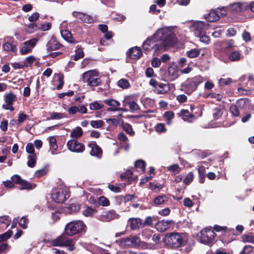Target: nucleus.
Returning <instances> with one entry per match:
<instances>
[{
  "mask_svg": "<svg viewBox=\"0 0 254 254\" xmlns=\"http://www.w3.org/2000/svg\"><path fill=\"white\" fill-rule=\"evenodd\" d=\"M174 26L165 27L158 29L151 37L148 38L143 43L144 50L150 51L154 49L159 51L163 47L173 46L177 42L174 32Z\"/></svg>",
  "mask_w": 254,
  "mask_h": 254,
  "instance_id": "f257e3e1",
  "label": "nucleus"
},
{
  "mask_svg": "<svg viewBox=\"0 0 254 254\" xmlns=\"http://www.w3.org/2000/svg\"><path fill=\"white\" fill-rule=\"evenodd\" d=\"M75 16L81 21L87 23H91L93 21V18L89 15L83 13L76 12Z\"/></svg>",
  "mask_w": 254,
  "mask_h": 254,
  "instance_id": "b1692460",
  "label": "nucleus"
},
{
  "mask_svg": "<svg viewBox=\"0 0 254 254\" xmlns=\"http://www.w3.org/2000/svg\"><path fill=\"white\" fill-rule=\"evenodd\" d=\"M38 41V40L35 38L25 41L20 49V54L21 55H26L31 53Z\"/></svg>",
  "mask_w": 254,
  "mask_h": 254,
  "instance_id": "9d476101",
  "label": "nucleus"
},
{
  "mask_svg": "<svg viewBox=\"0 0 254 254\" xmlns=\"http://www.w3.org/2000/svg\"><path fill=\"white\" fill-rule=\"evenodd\" d=\"M155 130L159 133L165 132L167 130L165 125L162 123H158L155 126Z\"/></svg>",
  "mask_w": 254,
  "mask_h": 254,
  "instance_id": "6e6d98bb",
  "label": "nucleus"
},
{
  "mask_svg": "<svg viewBox=\"0 0 254 254\" xmlns=\"http://www.w3.org/2000/svg\"><path fill=\"white\" fill-rule=\"evenodd\" d=\"M61 45L56 40V38L52 37L46 45L48 51H54L59 49Z\"/></svg>",
  "mask_w": 254,
  "mask_h": 254,
  "instance_id": "4be33fe9",
  "label": "nucleus"
},
{
  "mask_svg": "<svg viewBox=\"0 0 254 254\" xmlns=\"http://www.w3.org/2000/svg\"><path fill=\"white\" fill-rule=\"evenodd\" d=\"M68 212L70 213H75L80 210L79 205L75 203L71 204L67 208Z\"/></svg>",
  "mask_w": 254,
  "mask_h": 254,
  "instance_id": "603ef678",
  "label": "nucleus"
},
{
  "mask_svg": "<svg viewBox=\"0 0 254 254\" xmlns=\"http://www.w3.org/2000/svg\"><path fill=\"white\" fill-rule=\"evenodd\" d=\"M206 166H207L206 163L203 162L200 165H198L196 167L199 175V182L201 184L204 182Z\"/></svg>",
  "mask_w": 254,
  "mask_h": 254,
  "instance_id": "6ab92c4d",
  "label": "nucleus"
},
{
  "mask_svg": "<svg viewBox=\"0 0 254 254\" xmlns=\"http://www.w3.org/2000/svg\"><path fill=\"white\" fill-rule=\"evenodd\" d=\"M36 59L34 56H29L25 58L23 63L25 67L31 66Z\"/></svg>",
  "mask_w": 254,
  "mask_h": 254,
  "instance_id": "ea45409f",
  "label": "nucleus"
},
{
  "mask_svg": "<svg viewBox=\"0 0 254 254\" xmlns=\"http://www.w3.org/2000/svg\"><path fill=\"white\" fill-rule=\"evenodd\" d=\"M242 241L244 243H250L254 244V235L252 234L244 235L242 236Z\"/></svg>",
  "mask_w": 254,
  "mask_h": 254,
  "instance_id": "a19ab883",
  "label": "nucleus"
},
{
  "mask_svg": "<svg viewBox=\"0 0 254 254\" xmlns=\"http://www.w3.org/2000/svg\"><path fill=\"white\" fill-rule=\"evenodd\" d=\"M174 116L175 114L172 111L166 112L163 115L164 118L166 120V124L168 125H170L172 124V120L174 118Z\"/></svg>",
  "mask_w": 254,
  "mask_h": 254,
  "instance_id": "c9c22d12",
  "label": "nucleus"
},
{
  "mask_svg": "<svg viewBox=\"0 0 254 254\" xmlns=\"http://www.w3.org/2000/svg\"><path fill=\"white\" fill-rule=\"evenodd\" d=\"M82 134L83 130L82 128L77 127L71 130L70 136L73 138H77L81 136Z\"/></svg>",
  "mask_w": 254,
  "mask_h": 254,
  "instance_id": "473e14b6",
  "label": "nucleus"
},
{
  "mask_svg": "<svg viewBox=\"0 0 254 254\" xmlns=\"http://www.w3.org/2000/svg\"><path fill=\"white\" fill-rule=\"evenodd\" d=\"M52 244L54 246L66 247L69 251H72L75 249L73 240L67 238L65 235H62L53 240Z\"/></svg>",
  "mask_w": 254,
  "mask_h": 254,
  "instance_id": "423d86ee",
  "label": "nucleus"
},
{
  "mask_svg": "<svg viewBox=\"0 0 254 254\" xmlns=\"http://www.w3.org/2000/svg\"><path fill=\"white\" fill-rule=\"evenodd\" d=\"M194 175L192 172H189L187 174L183 180V183L186 185H189L193 180Z\"/></svg>",
  "mask_w": 254,
  "mask_h": 254,
  "instance_id": "de8ad7c7",
  "label": "nucleus"
},
{
  "mask_svg": "<svg viewBox=\"0 0 254 254\" xmlns=\"http://www.w3.org/2000/svg\"><path fill=\"white\" fill-rule=\"evenodd\" d=\"M12 234V231L9 230L4 234L0 235V243L9 238L11 236Z\"/></svg>",
  "mask_w": 254,
  "mask_h": 254,
  "instance_id": "13d9d810",
  "label": "nucleus"
},
{
  "mask_svg": "<svg viewBox=\"0 0 254 254\" xmlns=\"http://www.w3.org/2000/svg\"><path fill=\"white\" fill-rule=\"evenodd\" d=\"M119 218V215L114 210L108 211L99 216L98 219L103 222H109Z\"/></svg>",
  "mask_w": 254,
  "mask_h": 254,
  "instance_id": "ddd939ff",
  "label": "nucleus"
},
{
  "mask_svg": "<svg viewBox=\"0 0 254 254\" xmlns=\"http://www.w3.org/2000/svg\"><path fill=\"white\" fill-rule=\"evenodd\" d=\"M139 239L136 236H133L124 238L121 241V244L122 245L127 247H135L139 245Z\"/></svg>",
  "mask_w": 254,
  "mask_h": 254,
  "instance_id": "4468645a",
  "label": "nucleus"
},
{
  "mask_svg": "<svg viewBox=\"0 0 254 254\" xmlns=\"http://www.w3.org/2000/svg\"><path fill=\"white\" fill-rule=\"evenodd\" d=\"M75 55L73 57L74 61H78L79 59H81L84 56V53L81 48H78L75 52Z\"/></svg>",
  "mask_w": 254,
  "mask_h": 254,
  "instance_id": "864d4df0",
  "label": "nucleus"
},
{
  "mask_svg": "<svg viewBox=\"0 0 254 254\" xmlns=\"http://www.w3.org/2000/svg\"><path fill=\"white\" fill-rule=\"evenodd\" d=\"M2 48H3V50H4L5 51H6L7 52H15V51L16 50V46L10 42H7L5 43L3 45Z\"/></svg>",
  "mask_w": 254,
  "mask_h": 254,
  "instance_id": "4c0bfd02",
  "label": "nucleus"
},
{
  "mask_svg": "<svg viewBox=\"0 0 254 254\" xmlns=\"http://www.w3.org/2000/svg\"><path fill=\"white\" fill-rule=\"evenodd\" d=\"M98 72L96 70L86 71L82 74V81L91 86H98L101 83V79L98 78Z\"/></svg>",
  "mask_w": 254,
  "mask_h": 254,
  "instance_id": "39448f33",
  "label": "nucleus"
},
{
  "mask_svg": "<svg viewBox=\"0 0 254 254\" xmlns=\"http://www.w3.org/2000/svg\"><path fill=\"white\" fill-rule=\"evenodd\" d=\"M28 223V219L25 217H22L19 222V224L22 228L26 229L27 227Z\"/></svg>",
  "mask_w": 254,
  "mask_h": 254,
  "instance_id": "774afa93",
  "label": "nucleus"
},
{
  "mask_svg": "<svg viewBox=\"0 0 254 254\" xmlns=\"http://www.w3.org/2000/svg\"><path fill=\"white\" fill-rule=\"evenodd\" d=\"M11 219L7 215L0 217V223L4 224L7 227L9 225Z\"/></svg>",
  "mask_w": 254,
  "mask_h": 254,
  "instance_id": "0e129e2a",
  "label": "nucleus"
},
{
  "mask_svg": "<svg viewBox=\"0 0 254 254\" xmlns=\"http://www.w3.org/2000/svg\"><path fill=\"white\" fill-rule=\"evenodd\" d=\"M28 161L27 165L29 167L33 168L36 164L37 156L36 154H31L27 157Z\"/></svg>",
  "mask_w": 254,
  "mask_h": 254,
  "instance_id": "f704fd0d",
  "label": "nucleus"
},
{
  "mask_svg": "<svg viewBox=\"0 0 254 254\" xmlns=\"http://www.w3.org/2000/svg\"><path fill=\"white\" fill-rule=\"evenodd\" d=\"M127 225L132 230L143 228V220L139 218H130L128 220Z\"/></svg>",
  "mask_w": 254,
  "mask_h": 254,
  "instance_id": "dca6fc26",
  "label": "nucleus"
},
{
  "mask_svg": "<svg viewBox=\"0 0 254 254\" xmlns=\"http://www.w3.org/2000/svg\"><path fill=\"white\" fill-rule=\"evenodd\" d=\"M118 86L123 89H127L129 86V83L127 80L122 78L119 80L118 82Z\"/></svg>",
  "mask_w": 254,
  "mask_h": 254,
  "instance_id": "49530a36",
  "label": "nucleus"
},
{
  "mask_svg": "<svg viewBox=\"0 0 254 254\" xmlns=\"http://www.w3.org/2000/svg\"><path fill=\"white\" fill-rule=\"evenodd\" d=\"M169 200V198L166 195L162 194L157 196L154 200V204L161 205L165 204Z\"/></svg>",
  "mask_w": 254,
  "mask_h": 254,
  "instance_id": "a878e982",
  "label": "nucleus"
},
{
  "mask_svg": "<svg viewBox=\"0 0 254 254\" xmlns=\"http://www.w3.org/2000/svg\"><path fill=\"white\" fill-rule=\"evenodd\" d=\"M219 15L217 9H216L210 11L204 16V17L208 21L214 22L219 19Z\"/></svg>",
  "mask_w": 254,
  "mask_h": 254,
  "instance_id": "393cba45",
  "label": "nucleus"
},
{
  "mask_svg": "<svg viewBox=\"0 0 254 254\" xmlns=\"http://www.w3.org/2000/svg\"><path fill=\"white\" fill-rule=\"evenodd\" d=\"M58 80L59 81V84L57 86V89L58 90H60L62 88L64 84V75L63 74L59 73L58 74Z\"/></svg>",
  "mask_w": 254,
  "mask_h": 254,
  "instance_id": "338daca9",
  "label": "nucleus"
},
{
  "mask_svg": "<svg viewBox=\"0 0 254 254\" xmlns=\"http://www.w3.org/2000/svg\"><path fill=\"white\" fill-rule=\"evenodd\" d=\"M39 25L35 23H30L28 25L27 27V31L29 33H33L34 31L39 29Z\"/></svg>",
  "mask_w": 254,
  "mask_h": 254,
  "instance_id": "69168bd1",
  "label": "nucleus"
},
{
  "mask_svg": "<svg viewBox=\"0 0 254 254\" xmlns=\"http://www.w3.org/2000/svg\"><path fill=\"white\" fill-rule=\"evenodd\" d=\"M203 81V78L200 75L188 78L182 84V90L186 94L190 95L196 90L198 85L202 83Z\"/></svg>",
  "mask_w": 254,
  "mask_h": 254,
  "instance_id": "20e7f679",
  "label": "nucleus"
},
{
  "mask_svg": "<svg viewBox=\"0 0 254 254\" xmlns=\"http://www.w3.org/2000/svg\"><path fill=\"white\" fill-rule=\"evenodd\" d=\"M223 114V111L219 108L215 109L213 111V116L214 119L217 120L220 118Z\"/></svg>",
  "mask_w": 254,
  "mask_h": 254,
  "instance_id": "e2e57ef3",
  "label": "nucleus"
},
{
  "mask_svg": "<svg viewBox=\"0 0 254 254\" xmlns=\"http://www.w3.org/2000/svg\"><path fill=\"white\" fill-rule=\"evenodd\" d=\"M123 128L124 130L129 135H132L134 134V132L132 130L131 126L129 124L127 123L124 124L123 125Z\"/></svg>",
  "mask_w": 254,
  "mask_h": 254,
  "instance_id": "5fc2aeb1",
  "label": "nucleus"
},
{
  "mask_svg": "<svg viewBox=\"0 0 254 254\" xmlns=\"http://www.w3.org/2000/svg\"><path fill=\"white\" fill-rule=\"evenodd\" d=\"M96 213V210L89 206H85L82 211L83 215L86 217H93Z\"/></svg>",
  "mask_w": 254,
  "mask_h": 254,
  "instance_id": "2f4dec72",
  "label": "nucleus"
},
{
  "mask_svg": "<svg viewBox=\"0 0 254 254\" xmlns=\"http://www.w3.org/2000/svg\"><path fill=\"white\" fill-rule=\"evenodd\" d=\"M132 171L130 170H127L126 172L121 175V178L122 180H127L128 181H131L132 180Z\"/></svg>",
  "mask_w": 254,
  "mask_h": 254,
  "instance_id": "37998d69",
  "label": "nucleus"
},
{
  "mask_svg": "<svg viewBox=\"0 0 254 254\" xmlns=\"http://www.w3.org/2000/svg\"><path fill=\"white\" fill-rule=\"evenodd\" d=\"M233 82V80L231 78H221L218 80V83L220 86H225L229 85Z\"/></svg>",
  "mask_w": 254,
  "mask_h": 254,
  "instance_id": "3c124183",
  "label": "nucleus"
},
{
  "mask_svg": "<svg viewBox=\"0 0 254 254\" xmlns=\"http://www.w3.org/2000/svg\"><path fill=\"white\" fill-rule=\"evenodd\" d=\"M61 34L62 37L66 41L69 43L74 42L73 39L71 36V33L68 30H61Z\"/></svg>",
  "mask_w": 254,
  "mask_h": 254,
  "instance_id": "72a5a7b5",
  "label": "nucleus"
},
{
  "mask_svg": "<svg viewBox=\"0 0 254 254\" xmlns=\"http://www.w3.org/2000/svg\"><path fill=\"white\" fill-rule=\"evenodd\" d=\"M200 50L197 49H191L187 52V55L190 58H194L198 56L200 54Z\"/></svg>",
  "mask_w": 254,
  "mask_h": 254,
  "instance_id": "c03bdc74",
  "label": "nucleus"
},
{
  "mask_svg": "<svg viewBox=\"0 0 254 254\" xmlns=\"http://www.w3.org/2000/svg\"><path fill=\"white\" fill-rule=\"evenodd\" d=\"M166 168L168 171L172 173L173 175H176L179 173L181 170L179 165L177 164H174L170 165L167 167Z\"/></svg>",
  "mask_w": 254,
  "mask_h": 254,
  "instance_id": "58836bf2",
  "label": "nucleus"
},
{
  "mask_svg": "<svg viewBox=\"0 0 254 254\" xmlns=\"http://www.w3.org/2000/svg\"><path fill=\"white\" fill-rule=\"evenodd\" d=\"M188 236L185 233H172L167 235L165 239V243L171 248L182 250L188 242Z\"/></svg>",
  "mask_w": 254,
  "mask_h": 254,
  "instance_id": "f03ea898",
  "label": "nucleus"
},
{
  "mask_svg": "<svg viewBox=\"0 0 254 254\" xmlns=\"http://www.w3.org/2000/svg\"><path fill=\"white\" fill-rule=\"evenodd\" d=\"M173 223L172 220H163L158 222L155 225L156 229L160 232H164L168 229Z\"/></svg>",
  "mask_w": 254,
  "mask_h": 254,
  "instance_id": "f3484780",
  "label": "nucleus"
},
{
  "mask_svg": "<svg viewBox=\"0 0 254 254\" xmlns=\"http://www.w3.org/2000/svg\"><path fill=\"white\" fill-rule=\"evenodd\" d=\"M227 54L229 60L231 62H238L242 59L240 52L236 50L229 49Z\"/></svg>",
  "mask_w": 254,
  "mask_h": 254,
  "instance_id": "aec40b11",
  "label": "nucleus"
},
{
  "mask_svg": "<svg viewBox=\"0 0 254 254\" xmlns=\"http://www.w3.org/2000/svg\"><path fill=\"white\" fill-rule=\"evenodd\" d=\"M66 189L61 187L53 190L51 197L56 203H63L66 199Z\"/></svg>",
  "mask_w": 254,
  "mask_h": 254,
  "instance_id": "1a4fd4ad",
  "label": "nucleus"
},
{
  "mask_svg": "<svg viewBox=\"0 0 254 254\" xmlns=\"http://www.w3.org/2000/svg\"><path fill=\"white\" fill-rule=\"evenodd\" d=\"M36 185L35 184H31L28 182L27 181L22 180L20 184V186L18 187V189L20 190H31L34 189Z\"/></svg>",
  "mask_w": 254,
  "mask_h": 254,
  "instance_id": "cd10ccee",
  "label": "nucleus"
},
{
  "mask_svg": "<svg viewBox=\"0 0 254 254\" xmlns=\"http://www.w3.org/2000/svg\"><path fill=\"white\" fill-rule=\"evenodd\" d=\"M104 105L102 104H100L98 101H95L89 104V108L92 110H99L102 109Z\"/></svg>",
  "mask_w": 254,
  "mask_h": 254,
  "instance_id": "8fccbe9b",
  "label": "nucleus"
},
{
  "mask_svg": "<svg viewBox=\"0 0 254 254\" xmlns=\"http://www.w3.org/2000/svg\"><path fill=\"white\" fill-rule=\"evenodd\" d=\"M179 76L178 69L177 65H170L168 68V78L170 81H174Z\"/></svg>",
  "mask_w": 254,
  "mask_h": 254,
  "instance_id": "a211bd4d",
  "label": "nucleus"
},
{
  "mask_svg": "<svg viewBox=\"0 0 254 254\" xmlns=\"http://www.w3.org/2000/svg\"><path fill=\"white\" fill-rule=\"evenodd\" d=\"M104 102L108 106L112 107L111 108H117L120 106V103L116 100L113 99H106L104 101Z\"/></svg>",
  "mask_w": 254,
  "mask_h": 254,
  "instance_id": "e433bc0d",
  "label": "nucleus"
},
{
  "mask_svg": "<svg viewBox=\"0 0 254 254\" xmlns=\"http://www.w3.org/2000/svg\"><path fill=\"white\" fill-rule=\"evenodd\" d=\"M134 167L137 172L139 173H144L145 170V162L139 160L135 162Z\"/></svg>",
  "mask_w": 254,
  "mask_h": 254,
  "instance_id": "7c9ffc66",
  "label": "nucleus"
},
{
  "mask_svg": "<svg viewBox=\"0 0 254 254\" xmlns=\"http://www.w3.org/2000/svg\"><path fill=\"white\" fill-rule=\"evenodd\" d=\"M179 115L182 117L184 121L188 122H191V119L193 118V116L190 114L187 110H182L179 113Z\"/></svg>",
  "mask_w": 254,
  "mask_h": 254,
  "instance_id": "c85d7f7f",
  "label": "nucleus"
},
{
  "mask_svg": "<svg viewBox=\"0 0 254 254\" xmlns=\"http://www.w3.org/2000/svg\"><path fill=\"white\" fill-rule=\"evenodd\" d=\"M142 55V51L140 48L134 47L130 48L128 52V57L133 60L139 59Z\"/></svg>",
  "mask_w": 254,
  "mask_h": 254,
  "instance_id": "412c9836",
  "label": "nucleus"
},
{
  "mask_svg": "<svg viewBox=\"0 0 254 254\" xmlns=\"http://www.w3.org/2000/svg\"><path fill=\"white\" fill-rule=\"evenodd\" d=\"M16 96L12 93H9L4 97V101L6 103L12 104L15 101Z\"/></svg>",
  "mask_w": 254,
  "mask_h": 254,
  "instance_id": "79ce46f5",
  "label": "nucleus"
},
{
  "mask_svg": "<svg viewBox=\"0 0 254 254\" xmlns=\"http://www.w3.org/2000/svg\"><path fill=\"white\" fill-rule=\"evenodd\" d=\"M50 116L47 117V120H59L66 117L64 113L59 112H51L49 113Z\"/></svg>",
  "mask_w": 254,
  "mask_h": 254,
  "instance_id": "c756f323",
  "label": "nucleus"
},
{
  "mask_svg": "<svg viewBox=\"0 0 254 254\" xmlns=\"http://www.w3.org/2000/svg\"><path fill=\"white\" fill-rule=\"evenodd\" d=\"M230 111L234 116L238 117L240 115L238 107L235 105H232L230 107Z\"/></svg>",
  "mask_w": 254,
  "mask_h": 254,
  "instance_id": "052dcab7",
  "label": "nucleus"
},
{
  "mask_svg": "<svg viewBox=\"0 0 254 254\" xmlns=\"http://www.w3.org/2000/svg\"><path fill=\"white\" fill-rule=\"evenodd\" d=\"M98 203L100 205L107 206L109 205V200L105 196H100L98 198Z\"/></svg>",
  "mask_w": 254,
  "mask_h": 254,
  "instance_id": "4d7b16f0",
  "label": "nucleus"
},
{
  "mask_svg": "<svg viewBox=\"0 0 254 254\" xmlns=\"http://www.w3.org/2000/svg\"><path fill=\"white\" fill-rule=\"evenodd\" d=\"M86 226L81 220H75L68 223L65 226L64 233L67 236H73L86 231Z\"/></svg>",
  "mask_w": 254,
  "mask_h": 254,
  "instance_id": "7ed1b4c3",
  "label": "nucleus"
},
{
  "mask_svg": "<svg viewBox=\"0 0 254 254\" xmlns=\"http://www.w3.org/2000/svg\"><path fill=\"white\" fill-rule=\"evenodd\" d=\"M90 125L92 127L98 128L104 126V122L102 120L91 121Z\"/></svg>",
  "mask_w": 254,
  "mask_h": 254,
  "instance_id": "09e8293b",
  "label": "nucleus"
},
{
  "mask_svg": "<svg viewBox=\"0 0 254 254\" xmlns=\"http://www.w3.org/2000/svg\"><path fill=\"white\" fill-rule=\"evenodd\" d=\"M215 234L214 232L209 229H204L200 232L198 236V240L201 243L211 245L214 241Z\"/></svg>",
  "mask_w": 254,
  "mask_h": 254,
  "instance_id": "0eeeda50",
  "label": "nucleus"
},
{
  "mask_svg": "<svg viewBox=\"0 0 254 254\" xmlns=\"http://www.w3.org/2000/svg\"><path fill=\"white\" fill-rule=\"evenodd\" d=\"M254 248L252 246L247 245L245 246L240 254H251L253 251Z\"/></svg>",
  "mask_w": 254,
  "mask_h": 254,
  "instance_id": "bf43d9fd",
  "label": "nucleus"
},
{
  "mask_svg": "<svg viewBox=\"0 0 254 254\" xmlns=\"http://www.w3.org/2000/svg\"><path fill=\"white\" fill-rule=\"evenodd\" d=\"M67 146L68 149L72 152L82 153L85 149L84 145L74 139L68 141Z\"/></svg>",
  "mask_w": 254,
  "mask_h": 254,
  "instance_id": "9b49d317",
  "label": "nucleus"
},
{
  "mask_svg": "<svg viewBox=\"0 0 254 254\" xmlns=\"http://www.w3.org/2000/svg\"><path fill=\"white\" fill-rule=\"evenodd\" d=\"M27 117L28 116L27 115L23 113H21L19 114L17 121L13 120L12 121L14 122L16 124L19 125L25 121L27 119Z\"/></svg>",
  "mask_w": 254,
  "mask_h": 254,
  "instance_id": "a18cd8bd",
  "label": "nucleus"
},
{
  "mask_svg": "<svg viewBox=\"0 0 254 254\" xmlns=\"http://www.w3.org/2000/svg\"><path fill=\"white\" fill-rule=\"evenodd\" d=\"M209 24L207 22L201 21H194L190 25V31L193 32L195 36H200L203 33H206Z\"/></svg>",
  "mask_w": 254,
  "mask_h": 254,
  "instance_id": "6e6552de",
  "label": "nucleus"
},
{
  "mask_svg": "<svg viewBox=\"0 0 254 254\" xmlns=\"http://www.w3.org/2000/svg\"><path fill=\"white\" fill-rule=\"evenodd\" d=\"M170 90L168 84L160 83L158 86L155 89V92L157 94H164Z\"/></svg>",
  "mask_w": 254,
  "mask_h": 254,
  "instance_id": "bb28decb",
  "label": "nucleus"
},
{
  "mask_svg": "<svg viewBox=\"0 0 254 254\" xmlns=\"http://www.w3.org/2000/svg\"><path fill=\"white\" fill-rule=\"evenodd\" d=\"M26 151L31 154H36L35 153L34 146L32 143H28L26 146Z\"/></svg>",
  "mask_w": 254,
  "mask_h": 254,
  "instance_id": "680f3d73",
  "label": "nucleus"
},
{
  "mask_svg": "<svg viewBox=\"0 0 254 254\" xmlns=\"http://www.w3.org/2000/svg\"><path fill=\"white\" fill-rule=\"evenodd\" d=\"M88 146L91 149L90 152V154L91 156H95L98 158H100L102 157V149L98 145H97L96 142H90L88 144Z\"/></svg>",
  "mask_w": 254,
  "mask_h": 254,
  "instance_id": "2eb2a0df",
  "label": "nucleus"
},
{
  "mask_svg": "<svg viewBox=\"0 0 254 254\" xmlns=\"http://www.w3.org/2000/svg\"><path fill=\"white\" fill-rule=\"evenodd\" d=\"M227 8L233 13H239L249 8V5L246 2H237L230 4Z\"/></svg>",
  "mask_w": 254,
  "mask_h": 254,
  "instance_id": "f8f14e48",
  "label": "nucleus"
},
{
  "mask_svg": "<svg viewBox=\"0 0 254 254\" xmlns=\"http://www.w3.org/2000/svg\"><path fill=\"white\" fill-rule=\"evenodd\" d=\"M50 144V151L52 154L55 155L57 154L58 145L57 142V139L54 136H50L47 139Z\"/></svg>",
  "mask_w": 254,
  "mask_h": 254,
  "instance_id": "5701e85b",
  "label": "nucleus"
}]
</instances>
